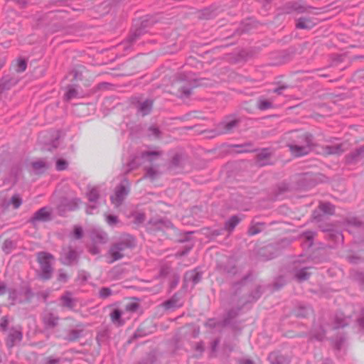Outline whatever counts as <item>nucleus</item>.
I'll use <instances>...</instances> for the list:
<instances>
[{
	"mask_svg": "<svg viewBox=\"0 0 364 364\" xmlns=\"http://www.w3.org/2000/svg\"><path fill=\"white\" fill-rule=\"evenodd\" d=\"M202 280V272L198 271L197 269L188 271L185 273L183 277L184 286L188 287L191 284V288H193L197 284Z\"/></svg>",
	"mask_w": 364,
	"mask_h": 364,
	"instance_id": "17",
	"label": "nucleus"
},
{
	"mask_svg": "<svg viewBox=\"0 0 364 364\" xmlns=\"http://www.w3.org/2000/svg\"><path fill=\"white\" fill-rule=\"evenodd\" d=\"M62 306L70 310H73L76 306V300L72 298V294L70 291H66L60 297Z\"/></svg>",
	"mask_w": 364,
	"mask_h": 364,
	"instance_id": "24",
	"label": "nucleus"
},
{
	"mask_svg": "<svg viewBox=\"0 0 364 364\" xmlns=\"http://www.w3.org/2000/svg\"><path fill=\"white\" fill-rule=\"evenodd\" d=\"M132 103L136 107L138 112L141 113L142 116H146L151 113L154 102L150 99L140 102L137 97H134L132 98Z\"/></svg>",
	"mask_w": 364,
	"mask_h": 364,
	"instance_id": "13",
	"label": "nucleus"
},
{
	"mask_svg": "<svg viewBox=\"0 0 364 364\" xmlns=\"http://www.w3.org/2000/svg\"><path fill=\"white\" fill-rule=\"evenodd\" d=\"M9 319L7 316H3L0 320V328L3 331L8 330Z\"/></svg>",
	"mask_w": 364,
	"mask_h": 364,
	"instance_id": "57",
	"label": "nucleus"
},
{
	"mask_svg": "<svg viewBox=\"0 0 364 364\" xmlns=\"http://www.w3.org/2000/svg\"><path fill=\"white\" fill-rule=\"evenodd\" d=\"M289 87V85H282L281 86H279V87L274 88L272 90V92L279 95H283V91Z\"/></svg>",
	"mask_w": 364,
	"mask_h": 364,
	"instance_id": "59",
	"label": "nucleus"
},
{
	"mask_svg": "<svg viewBox=\"0 0 364 364\" xmlns=\"http://www.w3.org/2000/svg\"><path fill=\"white\" fill-rule=\"evenodd\" d=\"M75 329H70L65 332L57 331L56 337L68 343L78 341L83 336L85 326L82 323L75 324Z\"/></svg>",
	"mask_w": 364,
	"mask_h": 364,
	"instance_id": "6",
	"label": "nucleus"
},
{
	"mask_svg": "<svg viewBox=\"0 0 364 364\" xmlns=\"http://www.w3.org/2000/svg\"><path fill=\"white\" fill-rule=\"evenodd\" d=\"M144 364H154L156 362V356L154 353L151 352L146 357L142 359Z\"/></svg>",
	"mask_w": 364,
	"mask_h": 364,
	"instance_id": "47",
	"label": "nucleus"
},
{
	"mask_svg": "<svg viewBox=\"0 0 364 364\" xmlns=\"http://www.w3.org/2000/svg\"><path fill=\"white\" fill-rule=\"evenodd\" d=\"M60 361L59 358L48 357L46 359V364H58Z\"/></svg>",
	"mask_w": 364,
	"mask_h": 364,
	"instance_id": "64",
	"label": "nucleus"
},
{
	"mask_svg": "<svg viewBox=\"0 0 364 364\" xmlns=\"http://www.w3.org/2000/svg\"><path fill=\"white\" fill-rule=\"evenodd\" d=\"M69 276L64 269H60L58 271L57 280L60 283H66L68 281Z\"/></svg>",
	"mask_w": 364,
	"mask_h": 364,
	"instance_id": "43",
	"label": "nucleus"
},
{
	"mask_svg": "<svg viewBox=\"0 0 364 364\" xmlns=\"http://www.w3.org/2000/svg\"><path fill=\"white\" fill-rule=\"evenodd\" d=\"M216 270L222 275L233 277L239 272L236 262L232 258H228L225 262H220L216 265Z\"/></svg>",
	"mask_w": 364,
	"mask_h": 364,
	"instance_id": "8",
	"label": "nucleus"
},
{
	"mask_svg": "<svg viewBox=\"0 0 364 364\" xmlns=\"http://www.w3.org/2000/svg\"><path fill=\"white\" fill-rule=\"evenodd\" d=\"M348 260L350 263L357 264L364 262V259L359 256H349Z\"/></svg>",
	"mask_w": 364,
	"mask_h": 364,
	"instance_id": "54",
	"label": "nucleus"
},
{
	"mask_svg": "<svg viewBox=\"0 0 364 364\" xmlns=\"http://www.w3.org/2000/svg\"><path fill=\"white\" fill-rule=\"evenodd\" d=\"M181 306L182 304L179 302V297L177 294H173L171 299L163 303V306L165 309H176Z\"/></svg>",
	"mask_w": 364,
	"mask_h": 364,
	"instance_id": "27",
	"label": "nucleus"
},
{
	"mask_svg": "<svg viewBox=\"0 0 364 364\" xmlns=\"http://www.w3.org/2000/svg\"><path fill=\"white\" fill-rule=\"evenodd\" d=\"M149 24V21L147 19L135 22L124 43H129L132 46L136 42L142 35L146 33Z\"/></svg>",
	"mask_w": 364,
	"mask_h": 364,
	"instance_id": "5",
	"label": "nucleus"
},
{
	"mask_svg": "<svg viewBox=\"0 0 364 364\" xmlns=\"http://www.w3.org/2000/svg\"><path fill=\"white\" fill-rule=\"evenodd\" d=\"M241 218L237 215H232L225 223L224 229L228 232H232L240 223Z\"/></svg>",
	"mask_w": 364,
	"mask_h": 364,
	"instance_id": "28",
	"label": "nucleus"
},
{
	"mask_svg": "<svg viewBox=\"0 0 364 364\" xmlns=\"http://www.w3.org/2000/svg\"><path fill=\"white\" fill-rule=\"evenodd\" d=\"M252 273L250 272L246 275H245L240 280L235 282L232 284L231 288L232 291V294L234 296H237L239 293H240L242 287L245 285L246 282L251 277Z\"/></svg>",
	"mask_w": 364,
	"mask_h": 364,
	"instance_id": "21",
	"label": "nucleus"
},
{
	"mask_svg": "<svg viewBox=\"0 0 364 364\" xmlns=\"http://www.w3.org/2000/svg\"><path fill=\"white\" fill-rule=\"evenodd\" d=\"M43 323L46 329L55 328L59 322L60 318L52 312H47L43 316Z\"/></svg>",
	"mask_w": 364,
	"mask_h": 364,
	"instance_id": "19",
	"label": "nucleus"
},
{
	"mask_svg": "<svg viewBox=\"0 0 364 364\" xmlns=\"http://www.w3.org/2000/svg\"><path fill=\"white\" fill-rule=\"evenodd\" d=\"M149 333L147 331H146L142 326H140L134 332L132 338H141L147 336Z\"/></svg>",
	"mask_w": 364,
	"mask_h": 364,
	"instance_id": "45",
	"label": "nucleus"
},
{
	"mask_svg": "<svg viewBox=\"0 0 364 364\" xmlns=\"http://www.w3.org/2000/svg\"><path fill=\"white\" fill-rule=\"evenodd\" d=\"M51 220V212L47 207H43L37 210L28 220V222L36 226L37 222H48Z\"/></svg>",
	"mask_w": 364,
	"mask_h": 364,
	"instance_id": "14",
	"label": "nucleus"
},
{
	"mask_svg": "<svg viewBox=\"0 0 364 364\" xmlns=\"http://www.w3.org/2000/svg\"><path fill=\"white\" fill-rule=\"evenodd\" d=\"M68 163L64 159H58L56 161V169L58 171H64L67 169Z\"/></svg>",
	"mask_w": 364,
	"mask_h": 364,
	"instance_id": "49",
	"label": "nucleus"
},
{
	"mask_svg": "<svg viewBox=\"0 0 364 364\" xmlns=\"http://www.w3.org/2000/svg\"><path fill=\"white\" fill-rule=\"evenodd\" d=\"M31 166L35 170L46 169L48 168L47 164L43 160L33 161L32 162Z\"/></svg>",
	"mask_w": 364,
	"mask_h": 364,
	"instance_id": "44",
	"label": "nucleus"
},
{
	"mask_svg": "<svg viewBox=\"0 0 364 364\" xmlns=\"http://www.w3.org/2000/svg\"><path fill=\"white\" fill-rule=\"evenodd\" d=\"M136 245L134 237L129 234L122 235L117 241L112 245L109 253L112 257V262L121 259L124 257V252L132 250Z\"/></svg>",
	"mask_w": 364,
	"mask_h": 364,
	"instance_id": "2",
	"label": "nucleus"
},
{
	"mask_svg": "<svg viewBox=\"0 0 364 364\" xmlns=\"http://www.w3.org/2000/svg\"><path fill=\"white\" fill-rule=\"evenodd\" d=\"M364 158V145L346 155L345 161L347 164H355Z\"/></svg>",
	"mask_w": 364,
	"mask_h": 364,
	"instance_id": "18",
	"label": "nucleus"
},
{
	"mask_svg": "<svg viewBox=\"0 0 364 364\" xmlns=\"http://www.w3.org/2000/svg\"><path fill=\"white\" fill-rule=\"evenodd\" d=\"M193 86L192 87H187L185 85H181L179 87L178 90L180 92L179 97H188L191 93V90Z\"/></svg>",
	"mask_w": 364,
	"mask_h": 364,
	"instance_id": "41",
	"label": "nucleus"
},
{
	"mask_svg": "<svg viewBox=\"0 0 364 364\" xmlns=\"http://www.w3.org/2000/svg\"><path fill=\"white\" fill-rule=\"evenodd\" d=\"M218 8L215 6H210L200 11L199 18L201 19H211L215 18L218 14Z\"/></svg>",
	"mask_w": 364,
	"mask_h": 364,
	"instance_id": "26",
	"label": "nucleus"
},
{
	"mask_svg": "<svg viewBox=\"0 0 364 364\" xmlns=\"http://www.w3.org/2000/svg\"><path fill=\"white\" fill-rule=\"evenodd\" d=\"M257 107L259 110L264 111L273 107V104L262 97H259L257 101Z\"/></svg>",
	"mask_w": 364,
	"mask_h": 364,
	"instance_id": "35",
	"label": "nucleus"
},
{
	"mask_svg": "<svg viewBox=\"0 0 364 364\" xmlns=\"http://www.w3.org/2000/svg\"><path fill=\"white\" fill-rule=\"evenodd\" d=\"M17 69L16 71L18 73H22L26 70L27 68V63L23 59H19L17 63Z\"/></svg>",
	"mask_w": 364,
	"mask_h": 364,
	"instance_id": "51",
	"label": "nucleus"
},
{
	"mask_svg": "<svg viewBox=\"0 0 364 364\" xmlns=\"http://www.w3.org/2000/svg\"><path fill=\"white\" fill-rule=\"evenodd\" d=\"M23 339V332L21 327H12L6 338V346L12 348L17 343H20Z\"/></svg>",
	"mask_w": 364,
	"mask_h": 364,
	"instance_id": "16",
	"label": "nucleus"
},
{
	"mask_svg": "<svg viewBox=\"0 0 364 364\" xmlns=\"http://www.w3.org/2000/svg\"><path fill=\"white\" fill-rule=\"evenodd\" d=\"M22 203L23 200L20 194L16 193L11 198L8 204L12 205L14 208L17 209L21 205Z\"/></svg>",
	"mask_w": 364,
	"mask_h": 364,
	"instance_id": "37",
	"label": "nucleus"
},
{
	"mask_svg": "<svg viewBox=\"0 0 364 364\" xmlns=\"http://www.w3.org/2000/svg\"><path fill=\"white\" fill-rule=\"evenodd\" d=\"M83 236V230L80 226H75L73 231V237L76 240H80Z\"/></svg>",
	"mask_w": 364,
	"mask_h": 364,
	"instance_id": "52",
	"label": "nucleus"
},
{
	"mask_svg": "<svg viewBox=\"0 0 364 364\" xmlns=\"http://www.w3.org/2000/svg\"><path fill=\"white\" fill-rule=\"evenodd\" d=\"M262 287L261 286H257L249 295L248 302H254L256 301L261 296H262Z\"/></svg>",
	"mask_w": 364,
	"mask_h": 364,
	"instance_id": "36",
	"label": "nucleus"
},
{
	"mask_svg": "<svg viewBox=\"0 0 364 364\" xmlns=\"http://www.w3.org/2000/svg\"><path fill=\"white\" fill-rule=\"evenodd\" d=\"M77 90L73 85H69L68 86V91L65 94V100L69 101L77 97Z\"/></svg>",
	"mask_w": 364,
	"mask_h": 364,
	"instance_id": "38",
	"label": "nucleus"
},
{
	"mask_svg": "<svg viewBox=\"0 0 364 364\" xmlns=\"http://www.w3.org/2000/svg\"><path fill=\"white\" fill-rule=\"evenodd\" d=\"M274 149L272 148H263L258 150L256 155V163L259 167L274 164L272 157L274 155Z\"/></svg>",
	"mask_w": 364,
	"mask_h": 364,
	"instance_id": "10",
	"label": "nucleus"
},
{
	"mask_svg": "<svg viewBox=\"0 0 364 364\" xmlns=\"http://www.w3.org/2000/svg\"><path fill=\"white\" fill-rule=\"evenodd\" d=\"M139 308V304L136 302H132L126 305V310L130 312H135Z\"/></svg>",
	"mask_w": 364,
	"mask_h": 364,
	"instance_id": "56",
	"label": "nucleus"
},
{
	"mask_svg": "<svg viewBox=\"0 0 364 364\" xmlns=\"http://www.w3.org/2000/svg\"><path fill=\"white\" fill-rule=\"evenodd\" d=\"M130 183L124 178L114 189V193L110 196V200L116 208L121 206L130 192Z\"/></svg>",
	"mask_w": 364,
	"mask_h": 364,
	"instance_id": "4",
	"label": "nucleus"
},
{
	"mask_svg": "<svg viewBox=\"0 0 364 364\" xmlns=\"http://www.w3.org/2000/svg\"><path fill=\"white\" fill-rule=\"evenodd\" d=\"M240 123L239 119L225 120L219 123L217 126L218 134H230L237 128Z\"/></svg>",
	"mask_w": 364,
	"mask_h": 364,
	"instance_id": "15",
	"label": "nucleus"
},
{
	"mask_svg": "<svg viewBox=\"0 0 364 364\" xmlns=\"http://www.w3.org/2000/svg\"><path fill=\"white\" fill-rule=\"evenodd\" d=\"M24 295L28 301H30L33 297V292L30 287H26L24 290Z\"/></svg>",
	"mask_w": 364,
	"mask_h": 364,
	"instance_id": "61",
	"label": "nucleus"
},
{
	"mask_svg": "<svg viewBox=\"0 0 364 364\" xmlns=\"http://www.w3.org/2000/svg\"><path fill=\"white\" fill-rule=\"evenodd\" d=\"M87 197L90 202L96 203L100 198V191L97 187L88 188Z\"/></svg>",
	"mask_w": 364,
	"mask_h": 364,
	"instance_id": "31",
	"label": "nucleus"
},
{
	"mask_svg": "<svg viewBox=\"0 0 364 364\" xmlns=\"http://www.w3.org/2000/svg\"><path fill=\"white\" fill-rule=\"evenodd\" d=\"M357 323L360 329L364 332V309L361 310L360 317L357 319Z\"/></svg>",
	"mask_w": 364,
	"mask_h": 364,
	"instance_id": "58",
	"label": "nucleus"
},
{
	"mask_svg": "<svg viewBox=\"0 0 364 364\" xmlns=\"http://www.w3.org/2000/svg\"><path fill=\"white\" fill-rule=\"evenodd\" d=\"M350 318L343 316L342 313H336L334 317L333 328L338 329L348 325Z\"/></svg>",
	"mask_w": 364,
	"mask_h": 364,
	"instance_id": "25",
	"label": "nucleus"
},
{
	"mask_svg": "<svg viewBox=\"0 0 364 364\" xmlns=\"http://www.w3.org/2000/svg\"><path fill=\"white\" fill-rule=\"evenodd\" d=\"M161 154V152L159 151H144V152H142L141 154V156L142 158H144V157H149V160L150 161H152L154 160V157L156 156H159Z\"/></svg>",
	"mask_w": 364,
	"mask_h": 364,
	"instance_id": "46",
	"label": "nucleus"
},
{
	"mask_svg": "<svg viewBox=\"0 0 364 364\" xmlns=\"http://www.w3.org/2000/svg\"><path fill=\"white\" fill-rule=\"evenodd\" d=\"M145 220V215L144 213H137L134 217V223L139 224L142 223Z\"/></svg>",
	"mask_w": 364,
	"mask_h": 364,
	"instance_id": "63",
	"label": "nucleus"
},
{
	"mask_svg": "<svg viewBox=\"0 0 364 364\" xmlns=\"http://www.w3.org/2000/svg\"><path fill=\"white\" fill-rule=\"evenodd\" d=\"M139 164H138L136 161L135 159H132L129 163L127 164L128 169L126 171V173H128L131 171L136 169L137 167H139Z\"/></svg>",
	"mask_w": 364,
	"mask_h": 364,
	"instance_id": "55",
	"label": "nucleus"
},
{
	"mask_svg": "<svg viewBox=\"0 0 364 364\" xmlns=\"http://www.w3.org/2000/svg\"><path fill=\"white\" fill-rule=\"evenodd\" d=\"M332 215L335 213V206L329 202L321 203L318 205V210H315L313 212L312 216L316 221H321L323 220V214Z\"/></svg>",
	"mask_w": 364,
	"mask_h": 364,
	"instance_id": "12",
	"label": "nucleus"
},
{
	"mask_svg": "<svg viewBox=\"0 0 364 364\" xmlns=\"http://www.w3.org/2000/svg\"><path fill=\"white\" fill-rule=\"evenodd\" d=\"M80 255L72 246H65L62 247L59 260L63 265L71 266L78 262Z\"/></svg>",
	"mask_w": 364,
	"mask_h": 364,
	"instance_id": "7",
	"label": "nucleus"
},
{
	"mask_svg": "<svg viewBox=\"0 0 364 364\" xmlns=\"http://www.w3.org/2000/svg\"><path fill=\"white\" fill-rule=\"evenodd\" d=\"M262 231L261 229H259L257 225H252L251 226L248 230V234L249 235H255L258 233H259Z\"/></svg>",
	"mask_w": 364,
	"mask_h": 364,
	"instance_id": "60",
	"label": "nucleus"
},
{
	"mask_svg": "<svg viewBox=\"0 0 364 364\" xmlns=\"http://www.w3.org/2000/svg\"><path fill=\"white\" fill-rule=\"evenodd\" d=\"M36 261L39 264V269L36 272L38 279L43 282L50 280L54 272V256L48 252H38L36 254Z\"/></svg>",
	"mask_w": 364,
	"mask_h": 364,
	"instance_id": "3",
	"label": "nucleus"
},
{
	"mask_svg": "<svg viewBox=\"0 0 364 364\" xmlns=\"http://www.w3.org/2000/svg\"><path fill=\"white\" fill-rule=\"evenodd\" d=\"M149 130L151 134H153L154 136H155L157 138H159L161 135V131L159 130V129L158 127L151 126L149 127Z\"/></svg>",
	"mask_w": 364,
	"mask_h": 364,
	"instance_id": "62",
	"label": "nucleus"
},
{
	"mask_svg": "<svg viewBox=\"0 0 364 364\" xmlns=\"http://www.w3.org/2000/svg\"><path fill=\"white\" fill-rule=\"evenodd\" d=\"M314 9L312 6H307L301 1H293L286 3L283 7L282 11L284 14H296L310 13L311 10Z\"/></svg>",
	"mask_w": 364,
	"mask_h": 364,
	"instance_id": "9",
	"label": "nucleus"
},
{
	"mask_svg": "<svg viewBox=\"0 0 364 364\" xmlns=\"http://www.w3.org/2000/svg\"><path fill=\"white\" fill-rule=\"evenodd\" d=\"M111 321L112 323L122 326L124 321L122 319V311L118 309H114L110 314Z\"/></svg>",
	"mask_w": 364,
	"mask_h": 364,
	"instance_id": "33",
	"label": "nucleus"
},
{
	"mask_svg": "<svg viewBox=\"0 0 364 364\" xmlns=\"http://www.w3.org/2000/svg\"><path fill=\"white\" fill-rule=\"evenodd\" d=\"M352 277L353 279L358 282L360 285L364 286V272H355L353 273Z\"/></svg>",
	"mask_w": 364,
	"mask_h": 364,
	"instance_id": "48",
	"label": "nucleus"
},
{
	"mask_svg": "<svg viewBox=\"0 0 364 364\" xmlns=\"http://www.w3.org/2000/svg\"><path fill=\"white\" fill-rule=\"evenodd\" d=\"M314 24L308 18H299L296 23V28L298 29H307L309 30L314 27Z\"/></svg>",
	"mask_w": 364,
	"mask_h": 364,
	"instance_id": "29",
	"label": "nucleus"
},
{
	"mask_svg": "<svg viewBox=\"0 0 364 364\" xmlns=\"http://www.w3.org/2000/svg\"><path fill=\"white\" fill-rule=\"evenodd\" d=\"M241 310V308L232 309L229 310L223 320L225 325H228L231 320L237 317Z\"/></svg>",
	"mask_w": 364,
	"mask_h": 364,
	"instance_id": "34",
	"label": "nucleus"
},
{
	"mask_svg": "<svg viewBox=\"0 0 364 364\" xmlns=\"http://www.w3.org/2000/svg\"><path fill=\"white\" fill-rule=\"evenodd\" d=\"M159 176V172L150 167L146 169V173L144 176L145 178H149L151 181H154Z\"/></svg>",
	"mask_w": 364,
	"mask_h": 364,
	"instance_id": "40",
	"label": "nucleus"
},
{
	"mask_svg": "<svg viewBox=\"0 0 364 364\" xmlns=\"http://www.w3.org/2000/svg\"><path fill=\"white\" fill-rule=\"evenodd\" d=\"M323 154L325 155H341L344 152L343 144H338L336 145H327L323 147Z\"/></svg>",
	"mask_w": 364,
	"mask_h": 364,
	"instance_id": "22",
	"label": "nucleus"
},
{
	"mask_svg": "<svg viewBox=\"0 0 364 364\" xmlns=\"http://www.w3.org/2000/svg\"><path fill=\"white\" fill-rule=\"evenodd\" d=\"M268 360L270 364H289L290 362L289 358L279 351H273L268 355Z\"/></svg>",
	"mask_w": 364,
	"mask_h": 364,
	"instance_id": "20",
	"label": "nucleus"
},
{
	"mask_svg": "<svg viewBox=\"0 0 364 364\" xmlns=\"http://www.w3.org/2000/svg\"><path fill=\"white\" fill-rule=\"evenodd\" d=\"M80 202V199L77 198L71 199L68 198H62L57 208L58 214L64 216L67 212L77 210Z\"/></svg>",
	"mask_w": 364,
	"mask_h": 364,
	"instance_id": "11",
	"label": "nucleus"
},
{
	"mask_svg": "<svg viewBox=\"0 0 364 364\" xmlns=\"http://www.w3.org/2000/svg\"><path fill=\"white\" fill-rule=\"evenodd\" d=\"M17 83V80L9 76H4L0 80V94L10 90Z\"/></svg>",
	"mask_w": 364,
	"mask_h": 364,
	"instance_id": "23",
	"label": "nucleus"
},
{
	"mask_svg": "<svg viewBox=\"0 0 364 364\" xmlns=\"http://www.w3.org/2000/svg\"><path fill=\"white\" fill-rule=\"evenodd\" d=\"M107 223L111 225H115L119 223L118 217L114 215H108L106 216Z\"/></svg>",
	"mask_w": 364,
	"mask_h": 364,
	"instance_id": "50",
	"label": "nucleus"
},
{
	"mask_svg": "<svg viewBox=\"0 0 364 364\" xmlns=\"http://www.w3.org/2000/svg\"><path fill=\"white\" fill-rule=\"evenodd\" d=\"M92 239L95 242L105 243L107 240V237L105 233L96 232L93 233Z\"/></svg>",
	"mask_w": 364,
	"mask_h": 364,
	"instance_id": "39",
	"label": "nucleus"
},
{
	"mask_svg": "<svg viewBox=\"0 0 364 364\" xmlns=\"http://www.w3.org/2000/svg\"><path fill=\"white\" fill-rule=\"evenodd\" d=\"M112 294V290L109 287H102L99 291V297L105 299Z\"/></svg>",
	"mask_w": 364,
	"mask_h": 364,
	"instance_id": "42",
	"label": "nucleus"
},
{
	"mask_svg": "<svg viewBox=\"0 0 364 364\" xmlns=\"http://www.w3.org/2000/svg\"><path fill=\"white\" fill-rule=\"evenodd\" d=\"M181 156L179 154H175L170 163V166L173 168H176L180 166Z\"/></svg>",
	"mask_w": 364,
	"mask_h": 364,
	"instance_id": "53",
	"label": "nucleus"
},
{
	"mask_svg": "<svg viewBox=\"0 0 364 364\" xmlns=\"http://www.w3.org/2000/svg\"><path fill=\"white\" fill-rule=\"evenodd\" d=\"M312 312V309L309 306H299L295 311L294 314L296 317L306 318Z\"/></svg>",
	"mask_w": 364,
	"mask_h": 364,
	"instance_id": "30",
	"label": "nucleus"
},
{
	"mask_svg": "<svg viewBox=\"0 0 364 364\" xmlns=\"http://www.w3.org/2000/svg\"><path fill=\"white\" fill-rule=\"evenodd\" d=\"M308 269V267H302L296 272L294 276L299 282H301L309 279L311 273L307 271Z\"/></svg>",
	"mask_w": 364,
	"mask_h": 364,
	"instance_id": "32",
	"label": "nucleus"
},
{
	"mask_svg": "<svg viewBox=\"0 0 364 364\" xmlns=\"http://www.w3.org/2000/svg\"><path fill=\"white\" fill-rule=\"evenodd\" d=\"M314 136L309 132H291L288 137L287 146L294 157L308 155L314 146Z\"/></svg>",
	"mask_w": 364,
	"mask_h": 364,
	"instance_id": "1",
	"label": "nucleus"
}]
</instances>
